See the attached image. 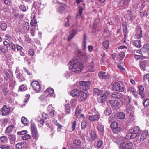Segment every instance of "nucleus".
<instances>
[{"mask_svg": "<svg viewBox=\"0 0 149 149\" xmlns=\"http://www.w3.org/2000/svg\"><path fill=\"white\" fill-rule=\"evenodd\" d=\"M37 24V22L36 20L33 18L32 19L30 22V25L32 26H35V25Z\"/></svg>", "mask_w": 149, "mask_h": 149, "instance_id": "e2e57ef3", "label": "nucleus"}, {"mask_svg": "<svg viewBox=\"0 0 149 149\" xmlns=\"http://www.w3.org/2000/svg\"><path fill=\"white\" fill-rule=\"evenodd\" d=\"M111 110L110 108H107L104 111V114L106 116L109 115L111 113Z\"/></svg>", "mask_w": 149, "mask_h": 149, "instance_id": "8fccbe9b", "label": "nucleus"}, {"mask_svg": "<svg viewBox=\"0 0 149 149\" xmlns=\"http://www.w3.org/2000/svg\"><path fill=\"white\" fill-rule=\"evenodd\" d=\"M125 55V53L124 52H122L119 54V57L120 58L119 60H122L124 58Z\"/></svg>", "mask_w": 149, "mask_h": 149, "instance_id": "6e6d98bb", "label": "nucleus"}, {"mask_svg": "<svg viewBox=\"0 0 149 149\" xmlns=\"http://www.w3.org/2000/svg\"><path fill=\"white\" fill-rule=\"evenodd\" d=\"M130 0H120L118 3V5L119 7L124 6L127 8L129 5V3Z\"/></svg>", "mask_w": 149, "mask_h": 149, "instance_id": "9d476101", "label": "nucleus"}, {"mask_svg": "<svg viewBox=\"0 0 149 149\" xmlns=\"http://www.w3.org/2000/svg\"><path fill=\"white\" fill-rule=\"evenodd\" d=\"M13 127V126L10 125L8 126L6 128V132L7 133H10L12 132Z\"/></svg>", "mask_w": 149, "mask_h": 149, "instance_id": "3c124183", "label": "nucleus"}, {"mask_svg": "<svg viewBox=\"0 0 149 149\" xmlns=\"http://www.w3.org/2000/svg\"><path fill=\"white\" fill-rule=\"evenodd\" d=\"M10 109L7 108L6 105H5L2 108L1 113L2 115L6 116L9 114L10 112Z\"/></svg>", "mask_w": 149, "mask_h": 149, "instance_id": "4468645a", "label": "nucleus"}, {"mask_svg": "<svg viewBox=\"0 0 149 149\" xmlns=\"http://www.w3.org/2000/svg\"><path fill=\"white\" fill-rule=\"evenodd\" d=\"M138 88L139 90V94L142 98H143L145 96V93L144 92V88L142 86L140 85L138 86Z\"/></svg>", "mask_w": 149, "mask_h": 149, "instance_id": "5701e85b", "label": "nucleus"}, {"mask_svg": "<svg viewBox=\"0 0 149 149\" xmlns=\"http://www.w3.org/2000/svg\"><path fill=\"white\" fill-rule=\"evenodd\" d=\"M81 111L78 108V107L76 108L75 111V116L76 117H78L79 114H81Z\"/></svg>", "mask_w": 149, "mask_h": 149, "instance_id": "09e8293b", "label": "nucleus"}, {"mask_svg": "<svg viewBox=\"0 0 149 149\" xmlns=\"http://www.w3.org/2000/svg\"><path fill=\"white\" fill-rule=\"evenodd\" d=\"M16 77L17 79L19 82H22L25 80L24 77L20 72L17 73L16 74Z\"/></svg>", "mask_w": 149, "mask_h": 149, "instance_id": "a211bd4d", "label": "nucleus"}, {"mask_svg": "<svg viewBox=\"0 0 149 149\" xmlns=\"http://www.w3.org/2000/svg\"><path fill=\"white\" fill-rule=\"evenodd\" d=\"M59 4H62V6H60L58 9V11L61 13H62L64 10L65 8L67 7V5L65 4L60 3Z\"/></svg>", "mask_w": 149, "mask_h": 149, "instance_id": "cd10ccee", "label": "nucleus"}, {"mask_svg": "<svg viewBox=\"0 0 149 149\" xmlns=\"http://www.w3.org/2000/svg\"><path fill=\"white\" fill-rule=\"evenodd\" d=\"M4 3L7 6H10L12 4L11 0H4Z\"/></svg>", "mask_w": 149, "mask_h": 149, "instance_id": "774afa93", "label": "nucleus"}, {"mask_svg": "<svg viewBox=\"0 0 149 149\" xmlns=\"http://www.w3.org/2000/svg\"><path fill=\"white\" fill-rule=\"evenodd\" d=\"M137 31V34L136 35V38L137 39L140 38L142 36V31L141 28H138L136 29Z\"/></svg>", "mask_w": 149, "mask_h": 149, "instance_id": "4be33fe9", "label": "nucleus"}, {"mask_svg": "<svg viewBox=\"0 0 149 149\" xmlns=\"http://www.w3.org/2000/svg\"><path fill=\"white\" fill-rule=\"evenodd\" d=\"M33 138L35 139H38V135L37 131L31 132Z\"/></svg>", "mask_w": 149, "mask_h": 149, "instance_id": "a19ab883", "label": "nucleus"}, {"mask_svg": "<svg viewBox=\"0 0 149 149\" xmlns=\"http://www.w3.org/2000/svg\"><path fill=\"white\" fill-rule=\"evenodd\" d=\"M80 86L81 89L82 91H86L89 89L90 85L91 84V81H81L79 82Z\"/></svg>", "mask_w": 149, "mask_h": 149, "instance_id": "39448f33", "label": "nucleus"}, {"mask_svg": "<svg viewBox=\"0 0 149 149\" xmlns=\"http://www.w3.org/2000/svg\"><path fill=\"white\" fill-rule=\"evenodd\" d=\"M102 44L104 47L107 49L109 47V41L108 40H107L102 42Z\"/></svg>", "mask_w": 149, "mask_h": 149, "instance_id": "4c0bfd02", "label": "nucleus"}, {"mask_svg": "<svg viewBox=\"0 0 149 149\" xmlns=\"http://www.w3.org/2000/svg\"><path fill=\"white\" fill-rule=\"evenodd\" d=\"M148 131L145 130L143 132L140 139V141H143L146 138L147 136Z\"/></svg>", "mask_w": 149, "mask_h": 149, "instance_id": "a878e982", "label": "nucleus"}, {"mask_svg": "<svg viewBox=\"0 0 149 149\" xmlns=\"http://www.w3.org/2000/svg\"><path fill=\"white\" fill-rule=\"evenodd\" d=\"M143 105L145 107H146L149 104V99H144L143 101Z\"/></svg>", "mask_w": 149, "mask_h": 149, "instance_id": "864d4df0", "label": "nucleus"}, {"mask_svg": "<svg viewBox=\"0 0 149 149\" xmlns=\"http://www.w3.org/2000/svg\"><path fill=\"white\" fill-rule=\"evenodd\" d=\"M104 126L100 124L98 125L97 127V129L99 131L103 133L104 132Z\"/></svg>", "mask_w": 149, "mask_h": 149, "instance_id": "58836bf2", "label": "nucleus"}, {"mask_svg": "<svg viewBox=\"0 0 149 149\" xmlns=\"http://www.w3.org/2000/svg\"><path fill=\"white\" fill-rule=\"evenodd\" d=\"M90 135L91 139L92 141H94L97 138V136L95 132L94 131H92L91 132Z\"/></svg>", "mask_w": 149, "mask_h": 149, "instance_id": "bb28decb", "label": "nucleus"}, {"mask_svg": "<svg viewBox=\"0 0 149 149\" xmlns=\"http://www.w3.org/2000/svg\"><path fill=\"white\" fill-rule=\"evenodd\" d=\"M0 27L2 30L5 31L7 28V25L5 23H2L1 24Z\"/></svg>", "mask_w": 149, "mask_h": 149, "instance_id": "4d7b16f0", "label": "nucleus"}, {"mask_svg": "<svg viewBox=\"0 0 149 149\" xmlns=\"http://www.w3.org/2000/svg\"><path fill=\"white\" fill-rule=\"evenodd\" d=\"M70 103L72 107H75L77 104L76 100L74 99H72L70 101Z\"/></svg>", "mask_w": 149, "mask_h": 149, "instance_id": "bf43d9fd", "label": "nucleus"}, {"mask_svg": "<svg viewBox=\"0 0 149 149\" xmlns=\"http://www.w3.org/2000/svg\"><path fill=\"white\" fill-rule=\"evenodd\" d=\"M117 117L118 119H123L125 117V114L123 112H119L117 114Z\"/></svg>", "mask_w": 149, "mask_h": 149, "instance_id": "f704fd0d", "label": "nucleus"}, {"mask_svg": "<svg viewBox=\"0 0 149 149\" xmlns=\"http://www.w3.org/2000/svg\"><path fill=\"white\" fill-rule=\"evenodd\" d=\"M100 115L98 113L92 116H90L89 119L90 121L93 122L97 121L100 117Z\"/></svg>", "mask_w": 149, "mask_h": 149, "instance_id": "9b49d317", "label": "nucleus"}, {"mask_svg": "<svg viewBox=\"0 0 149 149\" xmlns=\"http://www.w3.org/2000/svg\"><path fill=\"white\" fill-rule=\"evenodd\" d=\"M88 124V123L86 121H82L81 123V127L82 129H85L86 127Z\"/></svg>", "mask_w": 149, "mask_h": 149, "instance_id": "5fc2aeb1", "label": "nucleus"}, {"mask_svg": "<svg viewBox=\"0 0 149 149\" xmlns=\"http://www.w3.org/2000/svg\"><path fill=\"white\" fill-rule=\"evenodd\" d=\"M113 89L116 91L122 92L125 90V88L123 84L120 81L116 82L113 84Z\"/></svg>", "mask_w": 149, "mask_h": 149, "instance_id": "20e7f679", "label": "nucleus"}, {"mask_svg": "<svg viewBox=\"0 0 149 149\" xmlns=\"http://www.w3.org/2000/svg\"><path fill=\"white\" fill-rule=\"evenodd\" d=\"M65 111L67 114H69L71 112V109L69 104H66L65 105Z\"/></svg>", "mask_w": 149, "mask_h": 149, "instance_id": "7c9ffc66", "label": "nucleus"}, {"mask_svg": "<svg viewBox=\"0 0 149 149\" xmlns=\"http://www.w3.org/2000/svg\"><path fill=\"white\" fill-rule=\"evenodd\" d=\"M149 50V45L146 44L143 45L142 48V50L144 52H147Z\"/></svg>", "mask_w": 149, "mask_h": 149, "instance_id": "c9c22d12", "label": "nucleus"}, {"mask_svg": "<svg viewBox=\"0 0 149 149\" xmlns=\"http://www.w3.org/2000/svg\"><path fill=\"white\" fill-rule=\"evenodd\" d=\"M121 131V130L119 128L117 127V128L113 130V132L115 134H118Z\"/></svg>", "mask_w": 149, "mask_h": 149, "instance_id": "0e129e2a", "label": "nucleus"}, {"mask_svg": "<svg viewBox=\"0 0 149 149\" xmlns=\"http://www.w3.org/2000/svg\"><path fill=\"white\" fill-rule=\"evenodd\" d=\"M76 31H72V33H70L69 36L68 40H71L73 37L74 36V35L76 34Z\"/></svg>", "mask_w": 149, "mask_h": 149, "instance_id": "49530a36", "label": "nucleus"}, {"mask_svg": "<svg viewBox=\"0 0 149 149\" xmlns=\"http://www.w3.org/2000/svg\"><path fill=\"white\" fill-rule=\"evenodd\" d=\"M108 95L109 93L107 92L101 94L100 96L97 99L98 102L99 103H104L105 102L106 99L108 97Z\"/></svg>", "mask_w": 149, "mask_h": 149, "instance_id": "6e6552de", "label": "nucleus"}, {"mask_svg": "<svg viewBox=\"0 0 149 149\" xmlns=\"http://www.w3.org/2000/svg\"><path fill=\"white\" fill-rule=\"evenodd\" d=\"M8 136L10 143L12 144H14L16 140L15 135L13 134H10Z\"/></svg>", "mask_w": 149, "mask_h": 149, "instance_id": "393cba45", "label": "nucleus"}, {"mask_svg": "<svg viewBox=\"0 0 149 149\" xmlns=\"http://www.w3.org/2000/svg\"><path fill=\"white\" fill-rule=\"evenodd\" d=\"M103 92L102 90H100L97 88H95L94 89V94L97 96L102 94Z\"/></svg>", "mask_w": 149, "mask_h": 149, "instance_id": "c85d7f7f", "label": "nucleus"}, {"mask_svg": "<svg viewBox=\"0 0 149 149\" xmlns=\"http://www.w3.org/2000/svg\"><path fill=\"white\" fill-rule=\"evenodd\" d=\"M45 94H47V95H49L51 97L54 96V90L51 88H48L44 92Z\"/></svg>", "mask_w": 149, "mask_h": 149, "instance_id": "412c9836", "label": "nucleus"}, {"mask_svg": "<svg viewBox=\"0 0 149 149\" xmlns=\"http://www.w3.org/2000/svg\"><path fill=\"white\" fill-rule=\"evenodd\" d=\"M123 97V95L118 91L113 92L111 94L112 98L118 100L120 99Z\"/></svg>", "mask_w": 149, "mask_h": 149, "instance_id": "ddd939ff", "label": "nucleus"}, {"mask_svg": "<svg viewBox=\"0 0 149 149\" xmlns=\"http://www.w3.org/2000/svg\"><path fill=\"white\" fill-rule=\"evenodd\" d=\"M141 133V131L139 127L136 126L134 128L132 132H130L127 134L125 138L127 139H134L137 137H139Z\"/></svg>", "mask_w": 149, "mask_h": 149, "instance_id": "7ed1b4c3", "label": "nucleus"}, {"mask_svg": "<svg viewBox=\"0 0 149 149\" xmlns=\"http://www.w3.org/2000/svg\"><path fill=\"white\" fill-rule=\"evenodd\" d=\"M101 24L98 19H96L93 24V32L95 33L100 31L101 29Z\"/></svg>", "mask_w": 149, "mask_h": 149, "instance_id": "423d86ee", "label": "nucleus"}, {"mask_svg": "<svg viewBox=\"0 0 149 149\" xmlns=\"http://www.w3.org/2000/svg\"><path fill=\"white\" fill-rule=\"evenodd\" d=\"M8 139L6 136H2L0 137V143H4L8 141Z\"/></svg>", "mask_w": 149, "mask_h": 149, "instance_id": "ea45409f", "label": "nucleus"}, {"mask_svg": "<svg viewBox=\"0 0 149 149\" xmlns=\"http://www.w3.org/2000/svg\"><path fill=\"white\" fill-rule=\"evenodd\" d=\"M27 133V131L26 130H23L22 131L17 132V133L18 135H22L26 134Z\"/></svg>", "mask_w": 149, "mask_h": 149, "instance_id": "338daca9", "label": "nucleus"}, {"mask_svg": "<svg viewBox=\"0 0 149 149\" xmlns=\"http://www.w3.org/2000/svg\"><path fill=\"white\" fill-rule=\"evenodd\" d=\"M1 89L4 95L6 96L9 91V90L8 89V86L4 85L2 87Z\"/></svg>", "mask_w": 149, "mask_h": 149, "instance_id": "c756f323", "label": "nucleus"}, {"mask_svg": "<svg viewBox=\"0 0 149 149\" xmlns=\"http://www.w3.org/2000/svg\"><path fill=\"white\" fill-rule=\"evenodd\" d=\"M99 77L101 79H106L109 78V75L105 72L100 71L98 73Z\"/></svg>", "mask_w": 149, "mask_h": 149, "instance_id": "f8f14e48", "label": "nucleus"}, {"mask_svg": "<svg viewBox=\"0 0 149 149\" xmlns=\"http://www.w3.org/2000/svg\"><path fill=\"white\" fill-rule=\"evenodd\" d=\"M29 25L28 22H25L23 26V29L25 31H28L29 29Z\"/></svg>", "mask_w": 149, "mask_h": 149, "instance_id": "a18cd8bd", "label": "nucleus"}, {"mask_svg": "<svg viewBox=\"0 0 149 149\" xmlns=\"http://www.w3.org/2000/svg\"><path fill=\"white\" fill-rule=\"evenodd\" d=\"M22 138L24 140H27L31 138V136L29 134H27L22 136Z\"/></svg>", "mask_w": 149, "mask_h": 149, "instance_id": "052dcab7", "label": "nucleus"}, {"mask_svg": "<svg viewBox=\"0 0 149 149\" xmlns=\"http://www.w3.org/2000/svg\"><path fill=\"white\" fill-rule=\"evenodd\" d=\"M11 42L9 41H5L3 42V44L6 47L8 48L11 45Z\"/></svg>", "mask_w": 149, "mask_h": 149, "instance_id": "13d9d810", "label": "nucleus"}, {"mask_svg": "<svg viewBox=\"0 0 149 149\" xmlns=\"http://www.w3.org/2000/svg\"><path fill=\"white\" fill-rule=\"evenodd\" d=\"M31 132L37 131L36 125L34 124H31Z\"/></svg>", "mask_w": 149, "mask_h": 149, "instance_id": "69168bd1", "label": "nucleus"}, {"mask_svg": "<svg viewBox=\"0 0 149 149\" xmlns=\"http://www.w3.org/2000/svg\"><path fill=\"white\" fill-rule=\"evenodd\" d=\"M27 89V87L26 85L22 84L19 87V91H23Z\"/></svg>", "mask_w": 149, "mask_h": 149, "instance_id": "e433bc0d", "label": "nucleus"}, {"mask_svg": "<svg viewBox=\"0 0 149 149\" xmlns=\"http://www.w3.org/2000/svg\"><path fill=\"white\" fill-rule=\"evenodd\" d=\"M81 91L80 89H74L70 92V95L72 97L78 96Z\"/></svg>", "mask_w": 149, "mask_h": 149, "instance_id": "6ab92c4d", "label": "nucleus"}, {"mask_svg": "<svg viewBox=\"0 0 149 149\" xmlns=\"http://www.w3.org/2000/svg\"><path fill=\"white\" fill-rule=\"evenodd\" d=\"M69 69L72 72H80L83 67L82 64L77 60L74 59L70 61L68 64Z\"/></svg>", "mask_w": 149, "mask_h": 149, "instance_id": "f257e3e1", "label": "nucleus"}, {"mask_svg": "<svg viewBox=\"0 0 149 149\" xmlns=\"http://www.w3.org/2000/svg\"><path fill=\"white\" fill-rule=\"evenodd\" d=\"M74 144L76 146H80L81 145V142L80 140H75L73 141Z\"/></svg>", "mask_w": 149, "mask_h": 149, "instance_id": "603ef678", "label": "nucleus"}, {"mask_svg": "<svg viewBox=\"0 0 149 149\" xmlns=\"http://www.w3.org/2000/svg\"><path fill=\"white\" fill-rule=\"evenodd\" d=\"M85 8V6L84 4H83L82 6H79L78 13L76 15L77 18H78L81 17L82 12Z\"/></svg>", "mask_w": 149, "mask_h": 149, "instance_id": "f3484780", "label": "nucleus"}, {"mask_svg": "<svg viewBox=\"0 0 149 149\" xmlns=\"http://www.w3.org/2000/svg\"><path fill=\"white\" fill-rule=\"evenodd\" d=\"M103 144V142L101 140H98L97 142H95L94 146L95 147H97V148H99Z\"/></svg>", "mask_w": 149, "mask_h": 149, "instance_id": "72a5a7b5", "label": "nucleus"}, {"mask_svg": "<svg viewBox=\"0 0 149 149\" xmlns=\"http://www.w3.org/2000/svg\"><path fill=\"white\" fill-rule=\"evenodd\" d=\"M131 99L130 97L128 96H126L123 102L125 106H129V104L131 102Z\"/></svg>", "mask_w": 149, "mask_h": 149, "instance_id": "b1692460", "label": "nucleus"}, {"mask_svg": "<svg viewBox=\"0 0 149 149\" xmlns=\"http://www.w3.org/2000/svg\"><path fill=\"white\" fill-rule=\"evenodd\" d=\"M31 85L37 92H38L40 90V87L39 84L38 82L36 81L32 82L31 84Z\"/></svg>", "mask_w": 149, "mask_h": 149, "instance_id": "1a4fd4ad", "label": "nucleus"}, {"mask_svg": "<svg viewBox=\"0 0 149 149\" xmlns=\"http://www.w3.org/2000/svg\"><path fill=\"white\" fill-rule=\"evenodd\" d=\"M134 45L136 47L139 48L141 47V42L140 40H135L134 43Z\"/></svg>", "mask_w": 149, "mask_h": 149, "instance_id": "de8ad7c7", "label": "nucleus"}, {"mask_svg": "<svg viewBox=\"0 0 149 149\" xmlns=\"http://www.w3.org/2000/svg\"><path fill=\"white\" fill-rule=\"evenodd\" d=\"M65 20H66L67 21L64 24V26L65 27H68L70 26V22L71 20L70 16L69 15H68Z\"/></svg>", "mask_w": 149, "mask_h": 149, "instance_id": "2f4dec72", "label": "nucleus"}, {"mask_svg": "<svg viewBox=\"0 0 149 149\" xmlns=\"http://www.w3.org/2000/svg\"><path fill=\"white\" fill-rule=\"evenodd\" d=\"M83 91H81L79 96L78 98L81 100L83 101L86 99L87 94L86 93L83 92Z\"/></svg>", "mask_w": 149, "mask_h": 149, "instance_id": "aec40b11", "label": "nucleus"}, {"mask_svg": "<svg viewBox=\"0 0 149 149\" xmlns=\"http://www.w3.org/2000/svg\"><path fill=\"white\" fill-rule=\"evenodd\" d=\"M16 149H26V143H19L15 145Z\"/></svg>", "mask_w": 149, "mask_h": 149, "instance_id": "2eb2a0df", "label": "nucleus"}, {"mask_svg": "<svg viewBox=\"0 0 149 149\" xmlns=\"http://www.w3.org/2000/svg\"><path fill=\"white\" fill-rule=\"evenodd\" d=\"M127 91L128 92H130L132 93H134V92L136 91L135 89L133 87H130L128 88L127 89Z\"/></svg>", "mask_w": 149, "mask_h": 149, "instance_id": "680f3d73", "label": "nucleus"}, {"mask_svg": "<svg viewBox=\"0 0 149 149\" xmlns=\"http://www.w3.org/2000/svg\"><path fill=\"white\" fill-rule=\"evenodd\" d=\"M77 54L80 58L86 59L87 57V54L85 51L84 52L78 51Z\"/></svg>", "mask_w": 149, "mask_h": 149, "instance_id": "dca6fc26", "label": "nucleus"}, {"mask_svg": "<svg viewBox=\"0 0 149 149\" xmlns=\"http://www.w3.org/2000/svg\"><path fill=\"white\" fill-rule=\"evenodd\" d=\"M123 30L125 38L127 36L128 30L127 29V27L126 25H125L123 26Z\"/></svg>", "mask_w": 149, "mask_h": 149, "instance_id": "473e14b6", "label": "nucleus"}, {"mask_svg": "<svg viewBox=\"0 0 149 149\" xmlns=\"http://www.w3.org/2000/svg\"><path fill=\"white\" fill-rule=\"evenodd\" d=\"M0 50L2 53L5 54L8 51V48L6 47L5 46L0 47Z\"/></svg>", "mask_w": 149, "mask_h": 149, "instance_id": "79ce46f5", "label": "nucleus"}, {"mask_svg": "<svg viewBox=\"0 0 149 149\" xmlns=\"http://www.w3.org/2000/svg\"><path fill=\"white\" fill-rule=\"evenodd\" d=\"M109 103L111 107L116 110L118 109L120 107V103L117 100H110L109 101Z\"/></svg>", "mask_w": 149, "mask_h": 149, "instance_id": "0eeeda50", "label": "nucleus"}, {"mask_svg": "<svg viewBox=\"0 0 149 149\" xmlns=\"http://www.w3.org/2000/svg\"><path fill=\"white\" fill-rule=\"evenodd\" d=\"M21 121L23 124L25 125L27 124L28 123V121L27 119L24 117H22L21 118Z\"/></svg>", "mask_w": 149, "mask_h": 149, "instance_id": "37998d69", "label": "nucleus"}, {"mask_svg": "<svg viewBox=\"0 0 149 149\" xmlns=\"http://www.w3.org/2000/svg\"><path fill=\"white\" fill-rule=\"evenodd\" d=\"M123 139V137L120 136L116 140H113V141L117 144L119 145L120 149H131L133 146L132 143L130 141L125 143L122 141Z\"/></svg>", "mask_w": 149, "mask_h": 149, "instance_id": "f03ea898", "label": "nucleus"}, {"mask_svg": "<svg viewBox=\"0 0 149 149\" xmlns=\"http://www.w3.org/2000/svg\"><path fill=\"white\" fill-rule=\"evenodd\" d=\"M110 127L113 130L118 127V124L116 122H113L110 125Z\"/></svg>", "mask_w": 149, "mask_h": 149, "instance_id": "c03bdc74", "label": "nucleus"}]
</instances>
